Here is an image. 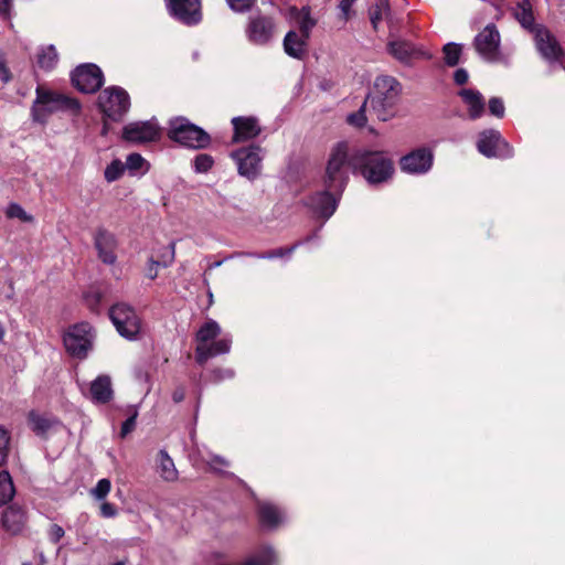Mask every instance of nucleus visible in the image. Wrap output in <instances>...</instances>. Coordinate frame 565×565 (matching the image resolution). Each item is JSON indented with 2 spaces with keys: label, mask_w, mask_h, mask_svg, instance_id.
<instances>
[{
  "label": "nucleus",
  "mask_w": 565,
  "mask_h": 565,
  "mask_svg": "<svg viewBox=\"0 0 565 565\" xmlns=\"http://www.w3.org/2000/svg\"><path fill=\"white\" fill-rule=\"evenodd\" d=\"M351 164L369 184L385 183L394 174L393 161L383 151L358 150L351 156Z\"/></svg>",
  "instance_id": "1"
},
{
  "label": "nucleus",
  "mask_w": 565,
  "mask_h": 565,
  "mask_svg": "<svg viewBox=\"0 0 565 565\" xmlns=\"http://www.w3.org/2000/svg\"><path fill=\"white\" fill-rule=\"evenodd\" d=\"M36 97L31 108L32 119L35 122L45 124L51 115L58 111H68L76 116L81 111L77 99L67 95L38 86Z\"/></svg>",
  "instance_id": "2"
},
{
  "label": "nucleus",
  "mask_w": 565,
  "mask_h": 565,
  "mask_svg": "<svg viewBox=\"0 0 565 565\" xmlns=\"http://www.w3.org/2000/svg\"><path fill=\"white\" fill-rule=\"evenodd\" d=\"M221 326L213 319H207L195 333V360L203 365L209 359L226 354L231 351L232 338L221 335Z\"/></svg>",
  "instance_id": "3"
},
{
  "label": "nucleus",
  "mask_w": 565,
  "mask_h": 565,
  "mask_svg": "<svg viewBox=\"0 0 565 565\" xmlns=\"http://www.w3.org/2000/svg\"><path fill=\"white\" fill-rule=\"evenodd\" d=\"M401 92L402 87L396 78L387 75L376 77L373 92L366 100H370L377 119L387 121L394 116Z\"/></svg>",
  "instance_id": "4"
},
{
  "label": "nucleus",
  "mask_w": 565,
  "mask_h": 565,
  "mask_svg": "<svg viewBox=\"0 0 565 565\" xmlns=\"http://www.w3.org/2000/svg\"><path fill=\"white\" fill-rule=\"evenodd\" d=\"M347 142H338L331 150L327 164L324 185L341 194L348 182V171L352 168L351 157L348 156Z\"/></svg>",
  "instance_id": "5"
},
{
  "label": "nucleus",
  "mask_w": 565,
  "mask_h": 565,
  "mask_svg": "<svg viewBox=\"0 0 565 565\" xmlns=\"http://www.w3.org/2000/svg\"><path fill=\"white\" fill-rule=\"evenodd\" d=\"M168 136L171 140L192 149L206 148L211 142L207 132L184 117L170 120Z\"/></svg>",
  "instance_id": "6"
},
{
  "label": "nucleus",
  "mask_w": 565,
  "mask_h": 565,
  "mask_svg": "<svg viewBox=\"0 0 565 565\" xmlns=\"http://www.w3.org/2000/svg\"><path fill=\"white\" fill-rule=\"evenodd\" d=\"M98 107L107 119L119 121L130 107V98L124 88L110 86L99 94Z\"/></svg>",
  "instance_id": "7"
},
{
  "label": "nucleus",
  "mask_w": 565,
  "mask_h": 565,
  "mask_svg": "<svg viewBox=\"0 0 565 565\" xmlns=\"http://www.w3.org/2000/svg\"><path fill=\"white\" fill-rule=\"evenodd\" d=\"M109 318L121 337L137 339L141 331V319L131 306L125 302L114 305L109 309Z\"/></svg>",
  "instance_id": "8"
},
{
  "label": "nucleus",
  "mask_w": 565,
  "mask_h": 565,
  "mask_svg": "<svg viewBox=\"0 0 565 565\" xmlns=\"http://www.w3.org/2000/svg\"><path fill=\"white\" fill-rule=\"evenodd\" d=\"M231 158L237 166V171L248 180H255L262 171L264 150L262 147L252 145L232 151Z\"/></svg>",
  "instance_id": "9"
},
{
  "label": "nucleus",
  "mask_w": 565,
  "mask_h": 565,
  "mask_svg": "<svg viewBox=\"0 0 565 565\" xmlns=\"http://www.w3.org/2000/svg\"><path fill=\"white\" fill-rule=\"evenodd\" d=\"M501 36L493 23L486 25L473 40V46L480 57L490 63L501 61Z\"/></svg>",
  "instance_id": "10"
},
{
  "label": "nucleus",
  "mask_w": 565,
  "mask_h": 565,
  "mask_svg": "<svg viewBox=\"0 0 565 565\" xmlns=\"http://www.w3.org/2000/svg\"><path fill=\"white\" fill-rule=\"evenodd\" d=\"M92 327L87 322H82L67 330L64 335V345L71 355L84 359L92 348Z\"/></svg>",
  "instance_id": "11"
},
{
  "label": "nucleus",
  "mask_w": 565,
  "mask_h": 565,
  "mask_svg": "<svg viewBox=\"0 0 565 565\" xmlns=\"http://www.w3.org/2000/svg\"><path fill=\"white\" fill-rule=\"evenodd\" d=\"M402 172L411 175H423L429 172L434 164V151L429 147H419L399 159Z\"/></svg>",
  "instance_id": "12"
},
{
  "label": "nucleus",
  "mask_w": 565,
  "mask_h": 565,
  "mask_svg": "<svg viewBox=\"0 0 565 565\" xmlns=\"http://www.w3.org/2000/svg\"><path fill=\"white\" fill-rule=\"evenodd\" d=\"M275 33L276 23L271 17L262 14L249 17L245 34L252 44L265 46L273 41Z\"/></svg>",
  "instance_id": "13"
},
{
  "label": "nucleus",
  "mask_w": 565,
  "mask_h": 565,
  "mask_svg": "<svg viewBox=\"0 0 565 565\" xmlns=\"http://www.w3.org/2000/svg\"><path fill=\"white\" fill-rule=\"evenodd\" d=\"M478 151L488 158H509L513 150L498 130L489 129L480 132L477 141Z\"/></svg>",
  "instance_id": "14"
},
{
  "label": "nucleus",
  "mask_w": 565,
  "mask_h": 565,
  "mask_svg": "<svg viewBox=\"0 0 565 565\" xmlns=\"http://www.w3.org/2000/svg\"><path fill=\"white\" fill-rule=\"evenodd\" d=\"M73 85L82 93L92 94L104 83L102 70L92 63L77 66L72 73Z\"/></svg>",
  "instance_id": "15"
},
{
  "label": "nucleus",
  "mask_w": 565,
  "mask_h": 565,
  "mask_svg": "<svg viewBox=\"0 0 565 565\" xmlns=\"http://www.w3.org/2000/svg\"><path fill=\"white\" fill-rule=\"evenodd\" d=\"M535 47L548 63L561 62L565 52L557 39L545 26H537L534 34Z\"/></svg>",
  "instance_id": "16"
},
{
  "label": "nucleus",
  "mask_w": 565,
  "mask_h": 565,
  "mask_svg": "<svg viewBox=\"0 0 565 565\" xmlns=\"http://www.w3.org/2000/svg\"><path fill=\"white\" fill-rule=\"evenodd\" d=\"M340 195L341 194L327 188L324 191L311 195L306 201V205L317 217H321L326 221L335 212Z\"/></svg>",
  "instance_id": "17"
},
{
  "label": "nucleus",
  "mask_w": 565,
  "mask_h": 565,
  "mask_svg": "<svg viewBox=\"0 0 565 565\" xmlns=\"http://www.w3.org/2000/svg\"><path fill=\"white\" fill-rule=\"evenodd\" d=\"M94 246L100 262L114 265L117 262L118 239L106 228L99 227L94 234Z\"/></svg>",
  "instance_id": "18"
},
{
  "label": "nucleus",
  "mask_w": 565,
  "mask_h": 565,
  "mask_svg": "<svg viewBox=\"0 0 565 565\" xmlns=\"http://www.w3.org/2000/svg\"><path fill=\"white\" fill-rule=\"evenodd\" d=\"M167 7L175 19L184 24H196L200 22L201 3L200 0H166Z\"/></svg>",
  "instance_id": "19"
},
{
  "label": "nucleus",
  "mask_w": 565,
  "mask_h": 565,
  "mask_svg": "<svg viewBox=\"0 0 565 565\" xmlns=\"http://www.w3.org/2000/svg\"><path fill=\"white\" fill-rule=\"evenodd\" d=\"M159 137V127L152 121H135L122 129V138L135 143L153 141Z\"/></svg>",
  "instance_id": "20"
},
{
  "label": "nucleus",
  "mask_w": 565,
  "mask_h": 565,
  "mask_svg": "<svg viewBox=\"0 0 565 565\" xmlns=\"http://www.w3.org/2000/svg\"><path fill=\"white\" fill-rule=\"evenodd\" d=\"M387 49L393 57L404 64H411L414 60L430 57L425 51L405 40L391 41Z\"/></svg>",
  "instance_id": "21"
},
{
  "label": "nucleus",
  "mask_w": 565,
  "mask_h": 565,
  "mask_svg": "<svg viewBox=\"0 0 565 565\" xmlns=\"http://www.w3.org/2000/svg\"><path fill=\"white\" fill-rule=\"evenodd\" d=\"M234 128V142L247 141L256 138L262 132V127L256 117L238 116L232 118Z\"/></svg>",
  "instance_id": "22"
},
{
  "label": "nucleus",
  "mask_w": 565,
  "mask_h": 565,
  "mask_svg": "<svg viewBox=\"0 0 565 565\" xmlns=\"http://www.w3.org/2000/svg\"><path fill=\"white\" fill-rule=\"evenodd\" d=\"M259 523L265 530H275L286 520L285 513L270 502H262L258 505Z\"/></svg>",
  "instance_id": "23"
},
{
  "label": "nucleus",
  "mask_w": 565,
  "mask_h": 565,
  "mask_svg": "<svg viewBox=\"0 0 565 565\" xmlns=\"http://www.w3.org/2000/svg\"><path fill=\"white\" fill-rule=\"evenodd\" d=\"M89 395L94 403L106 404L113 397L111 381L108 375H99L90 383Z\"/></svg>",
  "instance_id": "24"
},
{
  "label": "nucleus",
  "mask_w": 565,
  "mask_h": 565,
  "mask_svg": "<svg viewBox=\"0 0 565 565\" xmlns=\"http://www.w3.org/2000/svg\"><path fill=\"white\" fill-rule=\"evenodd\" d=\"M28 424L36 436L45 437L46 434L60 423L53 416L40 414L36 411H31L28 414Z\"/></svg>",
  "instance_id": "25"
},
{
  "label": "nucleus",
  "mask_w": 565,
  "mask_h": 565,
  "mask_svg": "<svg viewBox=\"0 0 565 565\" xmlns=\"http://www.w3.org/2000/svg\"><path fill=\"white\" fill-rule=\"evenodd\" d=\"M459 96L467 106L471 119H477L482 116L484 111V99L479 90L463 88L459 92Z\"/></svg>",
  "instance_id": "26"
},
{
  "label": "nucleus",
  "mask_w": 565,
  "mask_h": 565,
  "mask_svg": "<svg viewBox=\"0 0 565 565\" xmlns=\"http://www.w3.org/2000/svg\"><path fill=\"white\" fill-rule=\"evenodd\" d=\"M2 526L11 534H18L22 531L25 523V514L21 508L8 507L2 514Z\"/></svg>",
  "instance_id": "27"
},
{
  "label": "nucleus",
  "mask_w": 565,
  "mask_h": 565,
  "mask_svg": "<svg viewBox=\"0 0 565 565\" xmlns=\"http://www.w3.org/2000/svg\"><path fill=\"white\" fill-rule=\"evenodd\" d=\"M308 39L309 38H305L301 33L289 31L284 39V50L286 54L295 58H301L306 53Z\"/></svg>",
  "instance_id": "28"
},
{
  "label": "nucleus",
  "mask_w": 565,
  "mask_h": 565,
  "mask_svg": "<svg viewBox=\"0 0 565 565\" xmlns=\"http://www.w3.org/2000/svg\"><path fill=\"white\" fill-rule=\"evenodd\" d=\"M289 15L296 21L300 33L305 38H309L312 28L316 25V21L311 18L310 9L308 7H303L300 10L291 8Z\"/></svg>",
  "instance_id": "29"
},
{
  "label": "nucleus",
  "mask_w": 565,
  "mask_h": 565,
  "mask_svg": "<svg viewBox=\"0 0 565 565\" xmlns=\"http://www.w3.org/2000/svg\"><path fill=\"white\" fill-rule=\"evenodd\" d=\"M514 17L524 29L535 32L536 28L534 25V15L530 0L516 1Z\"/></svg>",
  "instance_id": "30"
},
{
  "label": "nucleus",
  "mask_w": 565,
  "mask_h": 565,
  "mask_svg": "<svg viewBox=\"0 0 565 565\" xmlns=\"http://www.w3.org/2000/svg\"><path fill=\"white\" fill-rule=\"evenodd\" d=\"M157 465L158 472L163 480L171 482L178 479L179 473L174 462L164 449L158 452Z\"/></svg>",
  "instance_id": "31"
},
{
  "label": "nucleus",
  "mask_w": 565,
  "mask_h": 565,
  "mask_svg": "<svg viewBox=\"0 0 565 565\" xmlns=\"http://www.w3.org/2000/svg\"><path fill=\"white\" fill-rule=\"evenodd\" d=\"M371 23L376 30L381 21H391V7L388 0H379L370 11Z\"/></svg>",
  "instance_id": "32"
},
{
  "label": "nucleus",
  "mask_w": 565,
  "mask_h": 565,
  "mask_svg": "<svg viewBox=\"0 0 565 565\" xmlns=\"http://www.w3.org/2000/svg\"><path fill=\"white\" fill-rule=\"evenodd\" d=\"M58 56L53 45L42 47L38 53V65L39 67L49 71L55 67L57 64Z\"/></svg>",
  "instance_id": "33"
},
{
  "label": "nucleus",
  "mask_w": 565,
  "mask_h": 565,
  "mask_svg": "<svg viewBox=\"0 0 565 565\" xmlns=\"http://www.w3.org/2000/svg\"><path fill=\"white\" fill-rule=\"evenodd\" d=\"M14 486L8 471H0V504H4L14 495Z\"/></svg>",
  "instance_id": "34"
},
{
  "label": "nucleus",
  "mask_w": 565,
  "mask_h": 565,
  "mask_svg": "<svg viewBox=\"0 0 565 565\" xmlns=\"http://www.w3.org/2000/svg\"><path fill=\"white\" fill-rule=\"evenodd\" d=\"M153 256L161 267L167 268L171 266L175 258V243L171 242L167 246L159 247Z\"/></svg>",
  "instance_id": "35"
},
{
  "label": "nucleus",
  "mask_w": 565,
  "mask_h": 565,
  "mask_svg": "<svg viewBox=\"0 0 565 565\" xmlns=\"http://www.w3.org/2000/svg\"><path fill=\"white\" fill-rule=\"evenodd\" d=\"M125 167L134 175L148 171V163L139 153H130L126 159Z\"/></svg>",
  "instance_id": "36"
},
{
  "label": "nucleus",
  "mask_w": 565,
  "mask_h": 565,
  "mask_svg": "<svg viewBox=\"0 0 565 565\" xmlns=\"http://www.w3.org/2000/svg\"><path fill=\"white\" fill-rule=\"evenodd\" d=\"M443 52L445 55V63L448 66H456L459 63L462 53V46L460 44L450 42L444 46Z\"/></svg>",
  "instance_id": "37"
},
{
  "label": "nucleus",
  "mask_w": 565,
  "mask_h": 565,
  "mask_svg": "<svg viewBox=\"0 0 565 565\" xmlns=\"http://www.w3.org/2000/svg\"><path fill=\"white\" fill-rule=\"evenodd\" d=\"M6 215L9 218H18L24 223L33 222V216L24 211L18 203H10L6 209Z\"/></svg>",
  "instance_id": "38"
},
{
  "label": "nucleus",
  "mask_w": 565,
  "mask_h": 565,
  "mask_svg": "<svg viewBox=\"0 0 565 565\" xmlns=\"http://www.w3.org/2000/svg\"><path fill=\"white\" fill-rule=\"evenodd\" d=\"M125 169V163H122L120 160H114L105 169V179L107 182H114L124 174Z\"/></svg>",
  "instance_id": "39"
},
{
  "label": "nucleus",
  "mask_w": 565,
  "mask_h": 565,
  "mask_svg": "<svg viewBox=\"0 0 565 565\" xmlns=\"http://www.w3.org/2000/svg\"><path fill=\"white\" fill-rule=\"evenodd\" d=\"M214 160L207 153H200L193 160V168L198 173H205L213 167Z\"/></svg>",
  "instance_id": "40"
},
{
  "label": "nucleus",
  "mask_w": 565,
  "mask_h": 565,
  "mask_svg": "<svg viewBox=\"0 0 565 565\" xmlns=\"http://www.w3.org/2000/svg\"><path fill=\"white\" fill-rule=\"evenodd\" d=\"M301 242L295 244L294 246L289 248H278L273 252H268L265 254H248L249 256L257 257V258H264V259H273L278 257H284L285 255H290L299 245Z\"/></svg>",
  "instance_id": "41"
},
{
  "label": "nucleus",
  "mask_w": 565,
  "mask_h": 565,
  "mask_svg": "<svg viewBox=\"0 0 565 565\" xmlns=\"http://www.w3.org/2000/svg\"><path fill=\"white\" fill-rule=\"evenodd\" d=\"M110 488V481L104 478L97 482L95 488L92 489L90 493L96 500H104L108 495Z\"/></svg>",
  "instance_id": "42"
},
{
  "label": "nucleus",
  "mask_w": 565,
  "mask_h": 565,
  "mask_svg": "<svg viewBox=\"0 0 565 565\" xmlns=\"http://www.w3.org/2000/svg\"><path fill=\"white\" fill-rule=\"evenodd\" d=\"M367 104V100H365L360 109L356 113L350 114L348 116V122L355 127H363L366 124V116H365V106Z\"/></svg>",
  "instance_id": "43"
},
{
  "label": "nucleus",
  "mask_w": 565,
  "mask_h": 565,
  "mask_svg": "<svg viewBox=\"0 0 565 565\" xmlns=\"http://www.w3.org/2000/svg\"><path fill=\"white\" fill-rule=\"evenodd\" d=\"M203 460L215 471H222V468L228 467V461L217 455H209L206 458L203 457Z\"/></svg>",
  "instance_id": "44"
},
{
  "label": "nucleus",
  "mask_w": 565,
  "mask_h": 565,
  "mask_svg": "<svg viewBox=\"0 0 565 565\" xmlns=\"http://www.w3.org/2000/svg\"><path fill=\"white\" fill-rule=\"evenodd\" d=\"M489 111L491 115L502 118L505 111L503 100L499 97H492L489 100Z\"/></svg>",
  "instance_id": "45"
},
{
  "label": "nucleus",
  "mask_w": 565,
  "mask_h": 565,
  "mask_svg": "<svg viewBox=\"0 0 565 565\" xmlns=\"http://www.w3.org/2000/svg\"><path fill=\"white\" fill-rule=\"evenodd\" d=\"M234 376V371L232 369H216L213 370L210 375V381L214 383H218L221 381L232 379Z\"/></svg>",
  "instance_id": "46"
},
{
  "label": "nucleus",
  "mask_w": 565,
  "mask_h": 565,
  "mask_svg": "<svg viewBox=\"0 0 565 565\" xmlns=\"http://www.w3.org/2000/svg\"><path fill=\"white\" fill-rule=\"evenodd\" d=\"M255 0H226L233 11L245 12L249 10Z\"/></svg>",
  "instance_id": "47"
},
{
  "label": "nucleus",
  "mask_w": 565,
  "mask_h": 565,
  "mask_svg": "<svg viewBox=\"0 0 565 565\" xmlns=\"http://www.w3.org/2000/svg\"><path fill=\"white\" fill-rule=\"evenodd\" d=\"M138 413L135 412L131 416H129L121 425L120 437L125 438L129 433H131L136 427V419Z\"/></svg>",
  "instance_id": "48"
},
{
  "label": "nucleus",
  "mask_w": 565,
  "mask_h": 565,
  "mask_svg": "<svg viewBox=\"0 0 565 565\" xmlns=\"http://www.w3.org/2000/svg\"><path fill=\"white\" fill-rule=\"evenodd\" d=\"M158 267H161V265L154 259V256H151L147 263V277L156 279L158 277Z\"/></svg>",
  "instance_id": "49"
},
{
  "label": "nucleus",
  "mask_w": 565,
  "mask_h": 565,
  "mask_svg": "<svg viewBox=\"0 0 565 565\" xmlns=\"http://www.w3.org/2000/svg\"><path fill=\"white\" fill-rule=\"evenodd\" d=\"M8 446H9L8 431L3 427H0V459H3L6 457Z\"/></svg>",
  "instance_id": "50"
},
{
  "label": "nucleus",
  "mask_w": 565,
  "mask_h": 565,
  "mask_svg": "<svg viewBox=\"0 0 565 565\" xmlns=\"http://www.w3.org/2000/svg\"><path fill=\"white\" fill-rule=\"evenodd\" d=\"M64 534L65 532L62 526H60L58 524L51 525L49 536L53 543H57L64 536Z\"/></svg>",
  "instance_id": "51"
},
{
  "label": "nucleus",
  "mask_w": 565,
  "mask_h": 565,
  "mask_svg": "<svg viewBox=\"0 0 565 565\" xmlns=\"http://www.w3.org/2000/svg\"><path fill=\"white\" fill-rule=\"evenodd\" d=\"M0 79L3 83H8L11 79V73L7 67L3 54L0 53Z\"/></svg>",
  "instance_id": "52"
},
{
  "label": "nucleus",
  "mask_w": 565,
  "mask_h": 565,
  "mask_svg": "<svg viewBox=\"0 0 565 565\" xmlns=\"http://www.w3.org/2000/svg\"><path fill=\"white\" fill-rule=\"evenodd\" d=\"M100 514L104 518H114L117 514V509L113 503L103 502L100 505Z\"/></svg>",
  "instance_id": "53"
},
{
  "label": "nucleus",
  "mask_w": 565,
  "mask_h": 565,
  "mask_svg": "<svg viewBox=\"0 0 565 565\" xmlns=\"http://www.w3.org/2000/svg\"><path fill=\"white\" fill-rule=\"evenodd\" d=\"M469 75L465 68H458L454 73V81L458 85H463L468 82Z\"/></svg>",
  "instance_id": "54"
},
{
  "label": "nucleus",
  "mask_w": 565,
  "mask_h": 565,
  "mask_svg": "<svg viewBox=\"0 0 565 565\" xmlns=\"http://www.w3.org/2000/svg\"><path fill=\"white\" fill-rule=\"evenodd\" d=\"M11 8L12 0H0V14L3 15L4 19H10Z\"/></svg>",
  "instance_id": "55"
},
{
  "label": "nucleus",
  "mask_w": 565,
  "mask_h": 565,
  "mask_svg": "<svg viewBox=\"0 0 565 565\" xmlns=\"http://www.w3.org/2000/svg\"><path fill=\"white\" fill-rule=\"evenodd\" d=\"M354 1H355V0H341V2H340V6H339V7H340V10L342 11V13H343L345 17L348 15V13H349V11H350V9H351V7H352V4H353V2H354Z\"/></svg>",
  "instance_id": "56"
},
{
  "label": "nucleus",
  "mask_w": 565,
  "mask_h": 565,
  "mask_svg": "<svg viewBox=\"0 0 565 565\" xmlns=\"http://www.w3.org/2000/svg\"><path fill=\"white\" fill-rule=\"evenodd\" d=\"M184 396H185V393H184V390L182 387H178L177 390H174V392L172 393V399L175 402V403H180L184 399Z\"/></svg>",
  "instance_id": "57"
},
{
  "label": "nucleus",
  "mask_w": 565,
  "mask_h": 565,
  "mask_svg": "<svg viewBox=\"0 0 565 565\" xmlns=\"http://www.w3.org/2000/svg\"><path fill=\"white\" fill-rule=\"evenodd\" d=\"M4 335H6L4 326L2 323H0V343L3 341Z\"/></svg>",
  "instance_id": "58"
},
{
  "label": "nucleus",
  "mask_w": 565,
  "mask_h": 565,
  "mask_svg": "<svg viewBox=\"0 0 565 565\" xmlns=\"http://www.w3.org/2000/svg\"><path fill=\"white\" fill-rule=\"evenodd\" d=\"M224 260H217L209 266V269H214L216 267H220L223 264Z\"/></svg>",
  "instance_id": "59"
},
{
  "label": "nucleus",
  "mask_w": 565,
  "mask_h": 565,
  "mask_svg": "<svg viewBox=\"0 0 565 565\" xmlns=\"http://www.w3.org/2000/svg\"><path fill=\"white\" fill-rule=\"evenodd\" d=\"M212 298H213V295H212V292L210 291V292H209V299L212 301Z\"/></svg>",
  "instance_id": "60"
},
{
  "label": "nucleus",
  "mask_w": 565,
  "mask_h": 565,
  "mask_svg": "<svg viewBox=\"0 0 565 565\" xmlns=\"http://www.w3.org/2000/svg\"><path fill=\"white\" fill-rule=\"evenodd\" d=\"M115 565H125V563L124 562H117V563H115Z\"/></svg>",
  "instance_id": "61"
},
{
  "label": "nucleus",
  "mask_w": 565,
  "mask_h": 565,
  "mask_svg": "<svg viewBox=\"0 0 565 565\" xmlns=\"http://www.w3.org/2000/svg\"><path fill=\"white\" fill-rule=\"evenodd\" d=\"M106 129H107V128H106V124H105V125H104V127H103V132H104V134H106Z\"/></svg>",
  "instance_id": "62"
},
{
  "label": "nucleus",
  "mask_w": 565,
  "mask_h": 565,
  "mask_svg": "<svg viewBox=\"0 0 565 565\" xmlns=\"http://www.w3.org/2000/svg\"><path fill=\"white\" fill-rule=\"evenodd\" d=\"M22 565H32L31 563H23Z\"/></svg>",
  "instance_id": "63"
}]
</instances>
